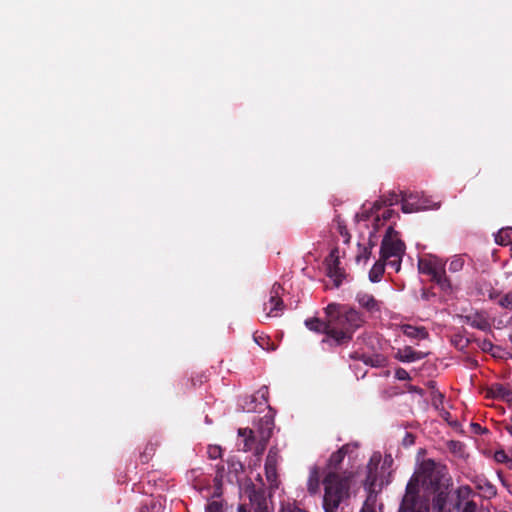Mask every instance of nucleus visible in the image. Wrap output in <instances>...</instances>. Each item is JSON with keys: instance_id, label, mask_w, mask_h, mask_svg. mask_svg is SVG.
Instances as JSON below:
<instances>
[{"instance_id": "obj_1", "label": "nucleus", "mask_w": 512, "mask_h": 512, "mask_svg": "<svg viewBox=\"0 0 512 512\" xmlns=\"http://www.w3.org/2000/svg\"><path fill=\"white\" fill-rule=\"evenodd\" d=\"M328 317V337L322 339V344L330 347L347 346L353 339L354 333L364 325L363 315L353 307L338 303H330L324 308Z\"/></svg>"}, {"instance_id": "obj_2", "label": "nucleus", "mask_w": 512, "mask_h": 512, "mask_svg": "<svg viewBox=\"0 0 512 512\" xmlns=\"http://www.w3.org/2000/svg\"><path fill=\"white\" fill-rule=\"evenodd\" d=\"M324 512H337L342 505H348L351 497V476L328 471L322 480Z\"/></svg>"}, {"instance_id": "obj_3", "label": "nucleus", "mask_w": 512, "mask_h": 512, "mask_svg": "<svg viewBox=\"0 0 512 512\" xmlns=\"http://www.w3.org/2000/svg\"><path fill=\"white\" fill-rule=\"evenodd\" d=\"M419 481L415 475L410 478L398 512H429L428 506L420 497Z\"/></svg>"}, {"instance_id": "obj_4", "label": "nucleus", "mask_w": 512, "mask_h": 512, "mask_svg": "<svg viewBox=\"0 0 512 512\" xmlns=\"http://www.w3.org/2000/svg\"><path fill=\"white\" fill-rule=\"evenodd\" d=\"M245 494L249 503H241L237 507V512H271L268 507L266 491L264 487H256L250 483L245 488Z\"/></svg>"}, {"instance_id": "obj_5", "label": "nucleus", "mask_w": 512, "mask_h": 512, "mask_svg": "<svg viewBox=\"0 0 512 512\" xmlns=\"http://www.w3.org/2000/svg\"><path fill=\"white\" fill-rule=\"evenodd\" d=\"M446 474V466L432 459H426L420 464L417 477L422 478L424 484H428L431 488L437 490Z\"/></svg>"}, {"instance_id": "obj_6", "label": "nucleus", "mask_w": 512, "mask_h": 512, "mask_svg": "<svg viewBox=\"0 0 512 512\" xmlns=\"http://www.w3.org/2000/svg\"><path fill=\"white\" fill-rule=\"evenodd\" d=\"M405 249V243L399 238V232L393 226H389L381 242V259L386 261L392 257H402Z\"/></svg>"}, {"instance_id": "obj_7", "label": "nucleus", "mask_w": 512, "mask_h": 512, "mask_svg": "<svg viewBox=\"0 0 512 512\" xmlns=\"http://www.w3.org/2000/svg\"><path fill=\"white\" fill-rule=\"evenodd\" d=\"M326 262L328 270L327 275L333 279L335 286H340L344 278V270L340 267L338 249H333L330 252Z\"/></svg>"}, {"instance_id": "obj_8", "label": "nucleus", "mask_w": 512, "mask_h": 512, "mask_svg": "<svg viewBox=\"0 0 512 512\" xmlns=\"http://www.w3.org/2000/svg\"><path fill=\"white\" fill-rule=\"evenodd\" d=\"M273 429L274 419L271 415H265L262 418H260L257 430L259 434V444L261 447L257 451V453H261L265 449L269 439L272 436Z\"/></svg>"}, {"instance_id": "obj_9", "label": "nucleus", "mask_w": 512, "mask_h": 512, "mask_svg": "<svg viewBox=\"0 0 512 512\" xmlns=\"http://www.w3.org/2000/svg\"><path fill=\"white\" fill-rule=\"evenodd\" d=\"M380 462V455L376 456L374 455L368 465H367V475L364 481L365 486L369 489V495H374V492L376 490V487L379 486L381 488L383 486V481L378 483L377 478V469L378 464Z\"/></svg>"}, {"instance_id": "obj_10", "label": "nucleus", "mask_w": 512, "mask_h": 512, "mask_svg": "<svg viewBox=\"0 0 512 512\" xmlns=\"http://www.w3.org/2000/svg\"><path fill=\"white\" fill-rule=\"evenodd\" d=\"M283 290L280 284L275 283L271 289V295L268 304L269 312L266 314V317H276L278 316V311H282L284 308L283 300L280 297V293Z\"/></svg>"}, {"instance_id": "obj_11", "label": "nucleus", "mask_w": 512, "mask_h": 512, "mask_svg": "<svg viewBox=\"0 0 512 512\" xmlns=\"http://www.w3.org/2000/svg\"><path fill=\"white\" fill-rule=\"evenodd\" d=\"M464 322L473 328L481 331H490L491 324L485 314V312H474L464 316Z\"/></svg>"}, {"instance_id": "obj_12", "label": "nucleus", "mask_w": 512, "mask_h": 512, "mask_svg": "<svg viewBox=\"0 0 512 512\" xmlns=\"http://www.w3.org/2000/svg\"><path fill=\"white\" fill-rule=\"evenodd\" d=\"M475 289L479 296L488 297L490 300L496 299L500 294L494 288L492 282L483 276L475 281Z\"/></svg>"}, {"instance_id": "obj_13", "label": "nucleus", "mask_w": 512, "mask_h": 512, "mask_svg": "<svg viewBox=\"0 0 512 512\" xmlns=\"http://www.w3.org/2000/svg\"><path fill=\"white\" fill-rule=\"evenodd\" d=\"M416 196L411 191H401V210L403 213L409 214L425 210V206L413 201Z\"/></svg>"}, {"instance_id": "obj_14", "label": "nucleus", "mask_w": 512, "mask_h": 512, "mask_svg": "<svg viewBox=\"0 0 512 512\" xmlns=\"http://www.w3.org/2000/svg\"><path fill=\"white\" fill-rule=\"evenodd\" d=\"M472 482L477 490L481 492V496L485 499H491L497 495V488L484 476H476Z\"/></svg>"}, {"instance_id": "obj_15", "label": "nucleus", "mask_w": 512, "mask_h": 512, "mask_svg": "<svg viewBox=\"0 0 512 512\" xmlns=\"http://www.w3.org/2000/svg\"><path fill=\"white\" fill-rule=\"evenodd\" d=\"M427 353L422 351H416L411 346H405L402 349H398L395 354V358L404 363H411L421 359H424Z\"/></svg>"}, {"instance_id": "obj_16", "label": "nucleus", "mask_w": 512, "mask_h": 512, "mask_svg": "<svg viewBox=\"0 0 512 512\" xmlns=\"http://www.w3.org/2000/svg\"><path fill=\"white\" fill-rule=\"evenodd\" d=\"M487 397L510 402L512 401V390L507 385L495 383L487 389Z\"/></svg>"}, {"instance_id": "obj_17", "label": "nucleus", "mask_w": 512, "mask_h": 512, "mask_svg": "<svg viewBox=\"0 0 512 512\" xmlns=\"http://www.w3.org/2000/svg\"><path fill=\"white\" fill-rule=\"evenodd\" d=\"M356 301L363 309L370 313L379 312L381 309V303L373 295L366 292L357 293Z\"/></svg>"}, {"instance_id": "obj_18", "label": "nucleus", "mask_w": 512, "mask_h": 512, "mask_svg": "<svg viewBox=\"0 0 512 512\" xmlns=\"http://www.w3.org/2000/svg\"><path fill=\"white\" fill-rule=\"evenodd\" d=\"M305 326L316 333L324 334L325 337H328V317L325 315L324 319H320L317 317L308 318L305 320Z\"/></svg>"}, {"instance_id": "obj_19", "label": "nucleus", "mask_w": 512, "mask_h": 512, "mask_svg": "<svg viewBox=\"0 0 512 512\" xmlns=\"http://www.w3.org/2000/svg\"><path fill=\"white\" fill-rule=\"evenodd\" d=\"M320 471L317 466L310 469L307 480V491L310 495H316L320 491Z\"/></svg>"}, {"instance_id": "obj_20", "label": "nucleus", "mask_w": 512, "mask_h": 512, "mask_svg": "<svg viewBox=\"0 0 512 512\" xmlns=\"http://www.w3.org/2000/svg\"><path fill=\"white\" fill-rule=\"evenodd\" d=\"M348 451V446L344 445L337 451L333 452L331 456L328 459V469L329 471H335L338 472V469L340 468L341 463L343 462L346 454Z\"/></svg>"}, {"instance_id": "obj_21", "label": "nucleus", "mask_w": 512, "mask_h": 512, "mask_svg": "<svg viewBox=\"0 0 512 512\" xmlns=\"http://www.w3.org/2000/svg\"><path fill=\"white\" fill-rule=\"evenodd\" d=\"M402 332L405 336L411 339L423 340L428 338L429 333L425 327H416L409 324L402 326Z\"/></svg>"}, {"instance_id": "obj_22", "label": "nucleus", "mask_w": 512, "mask_h": 512, "mask_svg": "<svg viewBox=\"0 0 512 512\" xmlns=\"http://www.w3.org/2000/svg\"><path fill=\"white\" fill-rule=\"evenodd\" d=\"M430 277L431 280L435 282L443 291L451 289L450 280L447 278L443 266L440 265L435 271V274H432Z\"/></svg>"}, {"instance_id": "obj_23", "label": "nucleus", "mask_w": 512, "mask_h": 512, "mask_svg": "<svg viewBox=\"0 0 512 512\" xmlns=\"http://www.w3.org/2000/svg\"><path fill=\"white\" fill-rule=\"evenodd\" d=\"M359 360L366 365L376 368L384 367L387 363V358L382 354H361Z\"/></svg>"}, {"instance_id": "obj_24", "label": "nucleus", "mask_w": 512, "mask_h": 512, "mask_svg": "<svg viewBox=\"0 0 512 512\" xmlns=\"http://www.w3.org/2000/svg\"><path fill=\"white\" fill-rule=\"evenodd\" d=\"M417 196L414 198L417 204L425 206V210L432 209L437 210L441 207L440 201H434L431 197L424 195L423 193L413 192Z\"/></svg>"}, {"instance_id": "obj_25", "label": "nucleus", "mask_w": 512, "mask_h": 512, "mask_svg": "<svg viewBox=\"0 0 512 512\" xmlns=\"http://www.w3.org/2000/svg\"><path fill=\"white\" fill-rule=\"evenodd\" d=\"M448 493L445 491L437 492L432 499L434 512H446Z\"/></svg>"}, {"instance_id": "obj_26", "label": "nucleus", "mask_w": 512, "mask_h": 512, "mask_svg": "<svg viewBox=\"0 0 512 512\" xmlns=\"http://www.w3.org/2000/svg\"><path fill=\"white\" fill-rule=\"evenodd\" d=\"M386 261H383L381 258L372 266L369 271V279L371 282H379L385 271Z\"/></svg>"}, {"instance_id": "obj_27", "label": "nucleus", "mask_w": 512, "mask_h": 512, "mask_svg": "<svg viewBox=\"0 0 512 512\" xmlns=\"http://www.w3.org/2000/svg\"><path fill=\"white\" fill-rule=\"evenodd\" d=\"M456 503H464L466 501H473L470 499L475 495L474 491L469 485H461L455 490Z\"/></svg>"}, {"instance_id": "obj_28", "label": "nucleus", "mask_w": 512, "mask_h": 512, "mask_svg": "<svg viewBox=\"0 0 512 512\" xmlns=\"http://www.w3.org/2000/svg\"><path fill=\"white\" fill-rule=\"evenodd\" d=\"M440 265L430 261V260H424L420 259L418 261V270L420 273L431 276L432 274H435V271Z\"/></svg>"}, {"instance_id": "obj_29", "label": "nucleus", "mask_w": 512, "mask_h": 512, "mask_svg": "<svg viewBox=\"0 0 512 512\" xmlns=\"http://www.w3.org/2000/svg\"><path fill=\"white\" fill-rule=\"evenodd\" d=\"M496 243L502 246L512 244V227L501 229L496 235Z\"/></svg>"}, {"instance_id": "obj_30", "label": "nucleus", "mask_w": 512, "mask_h": 512, "mask_svg": "<svg viewBox=\"0 0 512 512\" xmlns=\"http://www.w3.org/2000/svg\"><path fill=\"white\" fill-rule=\"evenodd\" d=\"M280 458L279 450L276 447H271L265 460V467L277 468Z\"/></svg>"}, {"instance_id": "obj_31", "label": "nucleus", "mask_w": 512, "mask_h": 512, "mask_svg": "<svg viewBox=\"0 0 512 512\" xmlns=\"http://www.w3.org/2000/svg\"><path fill=\"white\" fill-rule=\"evenodd\" d=\"M381 208H382V205L380 204V201H376L370 210H365L360 213H357L356 220L358 222L368 221L370 219V217L372 215L376 214Z\"/></svg>"}, {"instance_id": "obj_32", "label": "nucleus", "mask_w": 512, "mask_h": 512, "mask_svg": "<svg viewBox=\"0 0 512 512\" xmlns=\"http://www.w3.org/2000/svg\"><path fill=\"white\" fill-rule=\"evenodd\" d=\"M265 476L271 490H276L279 486L277 468L265 467Z\"/></svg>"}, {"instance_id": "obj_33", "label": "nucleus", "mask_w": 512, "mask_h": 512, "mask_svg": "<svg viewBox=\"0 0 512 512\" xmlns=\"http://www.w3.org/2000/svg\"><path fill=\"white\" fill-rule=\"evenodd\" d=\"M401 192L398 194L395 191H390L387 195H384L380 200V204L383 206H393L398 202H401Z\"/></svg>"}, {"instance_id": "obj_34", "label": "nucleus", "mask_w": 512, "mask_h": 512, "mask_svg": "<svg viewBox=\"0 0 512 512\" xmlns=\"http://www.w3.org/2000/svg\"><path fill=\"white\" fill-rule=\"evenodd\" d=\"M454 508L457 512H479L477 503L473 501H466L464 503H455Z\"/></svg>"}, {"instance_id": "obj_35", "label": "nucleus", "mask_w": 512, "mask_h": 512, "mask_svg": "<svg viewBox=\"0 0 512 512\" xmlns=\"http://www.w3.org/2000/svg\"><path fill=\"white\" fill-rule=\"evenodd\" d=\"M471 341L469 337H465L461 334H455L451 339L452 344L460 350L466 349Z\"/></svg>"}, {"instance_id": "obj_36", "label": "nucleus", "mask_w": 512, "mask_h": 512, "mask_svg": "<svg viewBox=\"0 0 512 512\" xmlns=\"http://www.w3.org/2000/svg\"><path fill=\"white\" fill-rule=\"evenodd\" d=\"M337 222V231L342 236L343 242L345 244L350 243L351 235L345 225L344 221H342L339 217L336 219Z\"/></svg>"}, {"instance_id": "obj_37", "label": "nucleus", "mask_w": 512, "mask_h": 512, "mask_svg": "<svg viewBox=\"0 0 512 512\" xmlns=\"http://www.w3.org/2000/svg\"><path fill=\"white\" fill-rule=\"evenodd\" d=\"M358 248H359V251L355 258L356 262L360 263L361 261H363L364 263H366L371 256V251H372L371 247H365V246H362L361 244H358Z\"/></svg>"}, {"instance_id": "obj_38", "label": "nucleus", "mask_w": 512, "mask_h": 512, "mask_svg": "<svg viewBox=\"0 0 512 512\" xmlns=\"http://www.w3.org/2000/svg\"><path fill=\"white\" fill-rule=\"evenodd\" d=\"M375 495H369L359 512H377L375 509Z\"/></svg>"}, {"instance_id": "obj_39", "label": "nucleus", "mask_w": 512, "mask_h": 512, "mask_svg": "<svg viewBox=\"0 0 512 512\" xmlns=\"http://www.w3.org/2000/svg\"><path fill=\"white\" fill-rule=\"evenodd\" d=\"M278 512H308V511L303 508H300L295 503H283V504H281Z\"/></svg>"}, {"instance_id": "obj_40", "label": "nucleus", "mask_w": 512, "mask_h": 512, "mask_svg": "<svg viewBox=\"0 0 512 512\" xmlns=\"http://www.w3.org/2000/svg\"><path fill=\"white\" fill-rule=\"evenodd\" d=\"M478 347L486 353H491L495 348L494 344L489 339L475 340Z\"/></svg>"}, {"instance_id": "obj_41", "label": "nucleus", "mask_w": 512, "mask_h": 512, "mask_svg": "<svg viewBox=\"0 0 512 512\" xmlns=\"http://www.w3.org/2000/svg\"><path fill=\"white\" fill-rule=\"evenodd\" d=\"M494 459L498 463H512V459L508 456V454L504 450H497L494 453Z\"/></svg>"}, {"instance_id": "obj_42", "label": "nucleus", "mask_w": 512, "mask_h": 512, "mask_svg": "<svg viewBox=\"0 0 512 512\" xmlns=\"http://www.w3.org/2000/svg\"><path fill=\"white\" fill-rule=\"evenodd\" d=\"M499 305L503 308L512 310V290L500 299Z\"/></svg>"}, {"instance_id": "obj_43", "label": "nucleus", "mask_w": 512, "mask_h": 512, "mask_svg": "<svg viewBox=\"0 0 512 512\" xmlns=\"http://www.w3.org/2000/svg\"><path fill=\"white\" fill-rule=\"evenodd\" d=\"M464 266V261L462 258H455L449 264V270L452 272H458L462 270Z\"/></svg>"}, {"instance_id": "obj_44", "label": "nucleus", "mask_w": 512, "mask_h": 512, "mask_svg": "<svg viewBox=\"0 0 512 512\" xmlns=\"http://www.w3.org/2000/svg\"><path fill=\"white\" fill-rule=\"evenodd\" d=\"M254 341L264 350H269L270 339L267 336H254Z\"/></svg>"}, {"instance_id": "obj_45", "label": "nucleus", "mask_w": 512, "mask_h": 512, "mask_svg": "<svg viewBox=\"0 0 512 512\" xmlns=\"http://www.w3.org/2000/svg\"><path fill=\"white\" fill-rule=\"evenodd\" d=\"M402 257H392L386 260L387 264L395 270V272H399L401 268Z\"/></svg>"}, {"instance_id": "obj_46", "label": "nucleus", "mask_w": 512, "mask_h": 512, "mask_svg": "<svg viewBox=\"0 0 512 512\" xmlns=\"http://www.w3.org/2000/svg\"><path fill=\"white\" fill-rule=\"evenodd\" d=\"M395 378L400 381L410 380V375L404 368H397L395 370Z\"/></svg>"}, {"instance_id": "obj_47", "label": "nucleus", "mask_w": 512, "mask_h": 512, "mask_svg": "<svg viewBox=\"0 0 512 512\" xmlns=\"http://www.w3.org/2000/svg\"><path fill=\"white\" fill-rule=\"evenodd\" d=\"M206 512H223L222 504L218 501H212L207 505Z\"/></svg>"}, {"instance_id": "obj_48", "label": "nucleus", "mask_w": 512, "mask_h": 512, "mask_svg": "<svg viewBox=\"0 0 512 512\" xmlns=\"http://www.w3.org/2000/svg\"><path fill=\"white\" fill-rule=\"evenodd\" d=\"M504 429L512 436V411L509 417L503 422Z\"/></svg>"}, {"instance_id": "obj_49", "label": "nucleus", "mask_w": 512, "mask_h": 512, "mask_svg": "<svg viewBox=\"0 0 512 512\" xmlns=\"http://www.w3.org/2000/svg\"><path fill=\"white\" fill-rule=\"evenodd\" d=\"M253 442H254V437H253V435H252V436H247V437L244 439L243 451H249V450H251Z\"/></svg>"}, {"instance_id": "obj_50", "label": "nucleus", "mask_w": 512, "mask_h": 512, "mask_svg": "<svg viewBox=\"0 0 512 512\" xmlns=\"http://www.w3.org/2000/svg\"><path fill=\"white\" fill-rule=\"evenodd\" d=\"M395 214V211L392 209H387L383 211L382 215L380 216L383 220V222L390 220L393 215Z\"/></svg>"}, {"instance_id": "obj_51", "label": "nucleus", "mask_w": 512, "mask_h": 512, "mask_svg": "<svg viewBox=\"0 0 512 512\" xmlns=\"http://www.w3.org/2000/svg\"><path fill=\"white\" fill-rule=\"evenodd\" d=\"M238 434H239V436L244 437V439H245L247 436H252L253 435V431L251 429H248V428H240L238 430Z\"/></svg>"}, {"instance_id": "obj_52", "label": "nucleus", "mask_w": 512, "mask_h": 512, "mask_svg": "<svg viewBox=\"0 0 512 512\" xmlns=\"http://www.w3.org/2000/svg\"><path fill=\"white\" fill-rule=\"evenodd\" d=\"M221 449L219 447H213L209 449V455L211 458H217L220 457Z\"/></svg>"}, {"instance_id": "obj_53", "label": "nucleus", "mask_w": 512, "mask_h": 512, "mask_svg": "<svg viewBox=\"0 0 512 512\" xmlns=\"http://www.w3.org/2000/svg\"><path fill=\"white\" fill-rule=\"evenodd\" d=\"M383 224V220L382 218L376 214L375 218H374V231L375 233L378 231V229L380 228V226Z\"/></svg>"}, {"instance_id": "obj_54", "label": "nucleus", "mask_w": 512, "mask_h": 512, "mask_svg": "<svg viewBox=\"0 0 512 512\" xmlns=\"http://www.w3.org/2000/svg\"><path fill=\"white\" fill-rule=\"evenodd\" d=\"M258 394L261 395L262 398H264L265 400H267V395H268V389L267 387H262L261 389L258 390L257 392Z\"/></svg>"}, {"instance_id": "obj_55", "label": "nucleus", "mask_w": 512, "mask_h": 512, "mask_svg": "<svg viewBox=\"0 0 512 512\" xmlns=\"http://www.w3.org/2000/svg\"><path fill=\"white\" fill-rule=\"evenodd\" d=\"M375 236V231H372L369 236V243L367 247H371V249L375 246V242L373 241V237Z\"/></svg>"}, {"instance_id": "obj_56", "label": "nucleus", "mask_w": 512, "mask_h": 512, "mask_svg": "<svg viewBox=\"0 0 512 512\" xmlns=\"http://www.w3.org/2000/svg\"><path fill=\"white\" fill-rule=\"evenodd\" d=\"M409 391L410 392H415V393H419V394H422L423 390L417 386H413V385H410L409 386Z\"/></svg>"}, {"instance_id": "obj_57", "label": "nucleus", "mask_w": 512, "mask_h": 512, "mask_svg": "<svg viewBox=\"0 0 512 512\" xmlns=\"http://www.w3.org/2000/svg\"><path fill=\"white\" fill-rule=\"evenodd\" d=\"M362 353H358V352H354L350 355V357L352 359H355V360H359V357L361 356Z\"/></svg>"}, {"instance_id": "obj_58", "label": "nucleus", "mask_w": 512, "mask_h": 512, "mask_svg": "<svg viewBox=\"0 0 512 512\" xmlns=\"http://www.w3.org/2000/svg\"><path fill=\"white\" fill-rule=\"evenodd\" d=\"M142 462L148 461V458L146 456H141Z\"/></svg>"}, {"instance_id": "obj_59", "label": "nucleus", "mask_w": 512, "mask_h": 512, "mask_svg": "<svg viewBox=\"0 0 512 512\" xmlns=\"http://www.w3.org/2000/svg\"><path fill=\"white\" fill-rule=\"evenodd\" d=\"M479 512H490L488 509L481 508Z\"/></svg>"}, {"instance_id": "obj_60", "label": "nucleus", "mask_w": 512, "mask_h": 512, "mask_svg": "<svg viewBox=\"0 0 512 512\" xmlns=\"http://www.w3.org/2000/svg\"><path fill=\"white\" fill-rule=\"evenodd\" d=\"M475 427H476V430H479L480 424H476Z\"/></svg>"}, {"instance_id": "obj_61", "label": "nucleus", "mask_w": 512, "mask_h": 512, "mask_svg": "<svg viewBox=\"0 0 512 512\" xmlns=\"http://www.w3.org/2000/svg\"><path fill=\"white\" fill-rule=\"evenodd\" d=\"M475 427H476V430H479L480 424H476Z\"/></svg>"}]
</instances>
